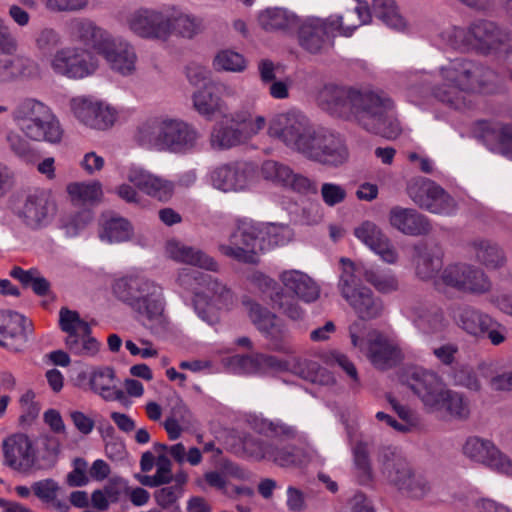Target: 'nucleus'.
Masks as SVG:
<instances>
[{"label": "nucleus", "instance_id": "obj_1", "mask_svg": "<svg viewBox=\"0 0 512 512\" xmlns=\"http://www.w3.org/2000/svg\"><path fill=\"white\" fill-rule=\"evenodd\" d=\"M317 101L329 114L354 119L365 130L387 139L397 138L402 131L394 102L384 92L329 84L319 91Z\"/></svg>", "mask_w": 512, "mask_h": 512}, {"label": "nucleus", "instance_id": "obj_2", "mask_svg": "<svg viewBox=\"0 0 512 512\" xmlns=\"http://www.w3.org/2000/svg\"><path fill=\"white\" fill-rule=\"evenodd\" d=\"M493 72L480 63L465 58H456L439 67L436 73L423 72L420 83H413L407 89L408 100L421 105L426 95L456 109L464 104V94L476 91L487 85Z\"/></svg>", "mask_w": 512, "mask_h": 512}, {"label": "nucleus", "instance_id": "obj_3", "mask_svg": "<svg viewBox=\"0 0 512 512\" xmlns=\"http://www.w3.org/2000/svg\"><path fill=\"white\" fill-rule=\"evenodd\" d=\"M249 423L256 433L273 440L267 442L251 435L244 437L242 446L247 457L255 461H271L282 468H300L309 463L306 450L283 442L298 436L296 427L263 416H253Z\"/></svg>", "mask_w": 512, "mask_h": 512}, {"label": "nucleus", "instance_id": "obj_4", "mask_svg": "<svg viewBox=\"0 0 512 512\" xmlns=\"http://www.w3.org/2000/svg\"><path fill=\"white\" fill-rule=\"evenodd\" d=\"M12 119L18 131H9L6 139L10 149L20 157L31 154V141L58 144L63 138V128L52 108L35 98L20 101Z\"/></svg>", "mask_w": 512, "mask_h": 512}, {"label": "nucleus", "instance_id": "obj_5", "mask_svg": "<svg viewBox=\"0 0 512 512\" xmlns=\"http://www.w3.org/2000/svg\"><path fill=\"white\" fill-rule=\"evenodd\" d=\"M200 139L198 130L183 119L168 114H153L136 127L134 140L144 149L155 152L186 154Z\"/></svg>", "mask_w": 512, "mask_h": 512}, {"label": "nucleus", "instance_id": "obj_6", "mask_svg": "<svg viewBox=\"0 0 512 512\" xmlns=\"http://www.w3.org/2000/svg\"><path fill=\"white\" fill-rule=\"evenodd\" d=\"M112 293L129 306L152 333L165 329V298L160 285L143 276L128 274L114 280Z\"/></svg>", "mask_w": 512, "mask_h": 512}, {"label": "nucleus", "instance_id": "obj_7", "mask_svg": "<svg viewBox=\"0 0 512 512\" xmlns=\"http://www.w3.org/2000/svg\"><path fill=\"white\" fill-rule=\"evenodd\" d=\"M370 22L371 12L362 4L344 15L308 16L297 24L299 44L309 53H321L333 46L336 36L351 37L356 29Z\"/></svg>", "mask_w": 512, "mask_h": 512}, {"label": "nucleus", "instance_id": "obj_8", "mask_svg": "<svg viewBox=\"0 0 512 512\" xmlns=\"http://www.w3.org/2000/svg\"><path fill=\"white\" fill-rule=\"evenodd\" d=\"M440 36L452 48L475 49L481 53L500 50L509 40V33L484 20L472 23L467 29L449 27Z\"/></svg>", "mask_w": 512, "mask_h": 512}, {"label": "nucleus", "instance_id": "obj_9", "mask_svg": "<svg viewBox=\"0 0 512 512\" xmlns=\"http://www.w3.org/2000/svg\"><path fill=\"white\" fill-rule=\"evenodd\" d=\"M316 132L310 119L298 109L275 114L267 128L269 137L302 155L306 154Z\"/></svg>", "mask_w": 512, "mask_h": 512}, {"label": "nucleus", "instance_id": "obj_10", "mask_svg": "<svg viewBox=\"0 0 512 512\" xmlns=\"http://www.w3.org/2000/svg\"><path fill=\"white\" fill-rule=\"evenodd\" d=\"M338 289L341 296L361 320H371L383 312V303L373 291L362 285L356 275V264L348 258L340 259Z\"/></svg>", "mask_w": 512, "mask_h": 512}, {"label": "nucleus", "instance_id": "obj_11", "mask_svg": "<svg viewBox=\"0 0 512 512\" xmlns=\"http://www.w3.org/2000/svg\"><path fill=\"white\" fill-rule=\"evenodd\" d=\"M349 335L352 345L364 353L377 369H389L403 359L396 342L378 331H367L366 325L361 321H355L350 325Z\"/></svg>", "mask_w": 512, "mask_h": 512}, {"label": "nucleus", "instance_id": "obj_12", "mask_svg": "<svg viewBox=\"0 0 512 512\" xmlns=\"http://www.w3.org/2000/svg\"><path fill=\"white\" fill-rule=\"evenodd\" d=\"M207 179L216 190L224 193H243L254 189L259 181L256 165L251 162L233 161L212 167Z\"/></svg>", "mask_w": 512, "mask_h": 512}, {"label": "nucleus", "instance_id": "obj_13", "mask_svg": "<svg viewBox=\"0 0 512 512\" xmlns=\"http://www.w3.org/2000/svg\"><path fill=\"white\" fill-rule=\"evenodd\" d=\"M235 301L233 291L225 283L208 275L202 290L193 296V308L203 322L215 325L220 321V312L230 310Z\"/></svg>", "mask_w": 512, "mask_h": 512}, {"label": "nucleus", "instance_id": "obj_14", "mask_svg": "<svg viewBox=\"0 0 512 512\" xmlns=\"http://www.w3.org/2000/svg\"><path fill=\"white\" fill-rule=\"evenodd\" d=\"M70 109L81 124L97 131L111 129L120 117L118 107L92 95L72 98Z\"/></svg>", "mask_w": 512, "mask_h": 512}, {"label": "nucleus", "instance_id": "obj_15", "mask_svg": "<svg viewBox=\"0 0 512 512\" xmlns=\"http://www.w3.org/2000/svg\"><path fill=\"white\" fill-rule=\"evenodd\" d=\"M398 378L399 382L412 391L429 413L434 405L439 403V397L447 386L437 372L417 365L404 367Z\"/></svg>", "mask_w": 512, "mask_h": 512}, {"label": "nucleus", "instance_id": "obj_16", "mask_svg": "<svg viewBox=\"0 0 512 512\" xmlns=\"http://www.w3.org/2000/svg\"><path fill=\"white\" fill-rule=\"evenodd\" d=\"M262 234L252 221H239L227 240L218 244V251L238 262L254 263L257 252L265 249L260 242Z\"/></svg>", "mask_w": 512, "mask_h": 512}, {"label": "nucleus", "instance_id": "obj_17", "mask_svg": "<svg viewBox=\"0 0 512 512\" xmlns=\"http://www.w3.org/2000/svg\"><path fill=\"white\" fill-rule=\"evenodd\" d=\"M18 41L5 19L0 17V82L31 78L36 74L35 62L25 56H13Z\"/></svg>", "mask_w": 512, "mask_h": 512}, {"label": "nucleus", "instance_id": "obj_18", "mask_svg": "<svg viewBox=\"0 0 512 512\" xmlns=\"http://www.w3.org/2000/svg\"><path fill=\"white\" fill-rule=\"evenodd\" d=\"M52 71L68 79L80 80L93 75L98 69L97 58L80 47H63L49 59Z\"/></svg>", "mask_w": 512, "mask_h": 512}, {"label": "nucleus", "instance_id": "obj_19", "mask_svg": "<svg viewBox=\"0 0 512 512\" xmlns=\"http://www.w3.org/2000/svg\"><path fill=\"white\" fill-rule=\"evenodd\" d=\"M440 284L473 295L485 294L492 287L489 277L482 269L463 262L447 265L440 274L438 285Z\"/></svg>", "mask_w": 512, "mask_h": 512}, {"label": "nucleus", "instance_id": "obj_20", "mask_svg": "<svg viewBox=\"0 0 512 512\" xmlns=\"http://www.w3.org/2000/svg\"><path fill=\"white\" fill-rule=\"evenodd\" d=\"M406 191L415 204L431 213L450 215L455 211L454 199L430 179L412 178L407 183Z\"/></svg>", "mask_w": 512, "mask_h": 512}, {"label": "nucleus", "instance_id": "obj_21", "mask_svg": "<svg viewBox=\"0 0 512 512\" xmlns=\"http://www.w3.org/2000/svg\"><path fill=\"white\" fill-rule=\"evenodd\" d=\"M125 23L136 36L147 40L168 41L171 21L161 10L139 8L126 15Z\"/></svg>", "mask_w": 512, "mask_h": 512}, {"label": "nucleus", "instance_id": "obj_22", "mask_svg": "<svg viewBox=\"0 0 512 512\" xmlns=\"http://www.w3.org/2000/svg\"><path fill=\"white\" fill-rule=\"evenodd\" d=\"M462 452L465 457L475 463L482 464L498 473L512 476V460L489 439L470 436L465 440Z\"/></svg>", "mask_w": 512, "mask_h": 512}, {"label": "nucleus", "instance_id": "obj_23", "mask_svg": "<svg viewBox=\"0 0 512 512\" xmlns=\"http://www.w3.org/2000/svg\"><path fill=\"white\" fill-rule=\"evenodd\" d=\"M313 138L304 155L306 158L333 167L340 166L348 160L347 147L335 134L317 130Z\"/></svg>", "mask_w": 512, "mask_h": 512}, {"label": "nucleus", "instance_id": "obj_24", "mask_svg": "<svg viewBox=\"0 0 512 512\" xmlns=\"http://www.w3.org/2000/svg\"><path fill=\"white\" fill-rule=\"evenodd\" d=\"M354 236L383 262L393 265L399 259V253L383 229L376 223L366 220L354 229Z\"/></svg>", "mask_w": 512, "mask_h": 512}, {"label": "nucleus", "instance_id": "obj_25", "mask_svg": "<svg viewBox=\"0 0 512 512\" xmlns=\"http://www.w3.org/2000/svg\"><path fill=\"white\" fill-rule=\"evenodd\" d=\"M97 53L104 57L113 71L123 76H130L136 71L137 53L127 40L109 35Z\"/></svg>", "mask_w": 512, "mask_h": 512}, {"label": "nucleus", "instance_id": "obj_26", "mask_svg": "<svg viewBox=\"0 0 512 512\" xmlns=\"http://www.w3.org/2000/svg\"><path fill=\"white\" fill-rule=\"evenodd\" d=\"M246 306L250 320L270 340L271 349L288 352L285 329L276 315L254 302H247Z\"/></svg>", "mask_w": 512, "mask_h": 512}, {"label": "nucleus", "instance_id": "obj_27", "mask_svg": "<svg viewBox=\"0 0 512 512\" xmlns=\"http://www.w3.org/2000/svg\"><path fill=\"white\" fill-rule=\"evenodd\" d=\"M221 363L224 371L237 375L264 374L285 369V364L282 361L265 354L234 355L223 358Z\"/></svg>", "mask_w": 512, "mask_h": 512}, {"label": "nucleus", "instance_id": "obj_28", "mask_svg": "<svg viewBox=\"0 0 512 512\" xmlns=\"http://www.w3.org/2000/svg\"><path fill=\"white\" fill-rule=\"evenodd\" d=\"M32 331V323L24 315L10 310H0V345L18 350Z\"/></svg>", "mask_w": 512, "mask_h": 512}, {"label": "nucleus", "instance_id": "obj_29", "mask_svg": "<svg viewBox=\"0 0 512 512\" xmlns=\"http://www.w3.org/2000/svg\"><path fill=\"white\" fill-rule=\"evenodd\" d=\"M5 463L12 469L28 474L35 465L33 443L25 434H16L4 443Z\"/></svg>", "mask_w": 512, "mask_h": 512}, {"label": "nucleus", "instance_id": "obj_30", "mask_svg": "<svg viewBox=\"0 0 512 512\" xmlns=\"http://www.w3.org/2000/svg\"><path fill=\"white\" fill-rule=\"evenodd\" d=\"M278 278L287 293L304 303H313L320 297V286L303 271L296 269L283 270Z\"/></svg>", "mask_w": 512, "mask_h": 512}, {"label": "nucleus", "instance_id": "obj_31", "mask_svg": "<svg viewBox=\"0 0 512 512\" xmlns=\"http://www.w3.org/2000/svg\"><path fill=\"white\" fill-rule=\"evenodd\" d=\"M389 225L409 236L428 234L432 227L429 220L413 208L393 206L388 213Z\"/></svg>", "mask_w": 512, "mask_h": 512}, {"label": "nucleus", "instance_id": "obj_32", "mask_svg": "<svg viewBox=\"0 0 512 512\" xmlns=\"http://www.w3.org/2000/svg\"><path fill=\"white\" fill-rule=\"evenodd\" d=\"M166 254L172 260L196 266L203 270L218 272V262L199 248L186 245L178 240H169L165 247Z\"/></svg>", "mask_w": 512, "mask_h": 512}, {"label": "nucleus", "instance_id": "obj_33", "mask_svg": "<svg viewBox=\"0 0 512 512\" xmlns=\"http://www.w3.org/2000/svg\"><path fill=\"white\" fill-rule=\"evenodd\" d=\"M126 178L138 189L159 200H167L172 195L173 184L170 181L158 177L138 165L132 164L127 168Z\"/></svg>", "mask_w": 512, "mask_h": 512}, {"label": "nucleus", "instance_id": "obj_34", "mask_svg": "<svg viewBox=\"0 0 512 512\" xmlns=\"http://www.w3.org/2000/svg\"><path fill=\"white\" fill-rule=\"evenodd\" d=\"M408 317L414 326L426 335L440 333L448 325L443 310L434 304H415L409 309Z\"/></svg>", "mask_w": 512, "mask_h": 512}, {"label": "nucleus", "instance_id": "obj_35", "mask_svg": "<svg viewBox=\"0 0 512 512\" xmlns=\"http://www.w3.org/2000/svg\"><path fill=\"white\" fill-rule=\"evenodd\" d=\"M377 462L382 475L386 480L398 488L403 481L407 480L413 470L410 463L403 457L396 448L384 447L379 451Z\"/></svg>", "mask_w": 512, "mask_h": 512}, {"label": "nucleus", "instance_id": "obj_36", "mask_svg": "<svg viewBox=\"0 0 512 512\" xmlns=\"http://www.w3.org/2000/svg\"><path fill=\"white\" fill-rule=\"evenodd\" d=\"M115 371L110 366L94 367L89 372L90 389L106 401H119L124 403L127 398L117 386Z\"/></svg>", "mask_w": 512, "mask_h": 512}, {"label": "nucleus", "instance_id": "obj_37", "mask_svg": "<svg viewBox=\"0 0 512 512\" xmlns=\"http://www.w3.org/2000/svg\"><path fill=\"white\" fill-rule=\"evenodd\" d=\"M480 138L490 152L512 161V125L484 123Z\"/></svg>", "mask_w": 512, "mask_h": 512}, {"label": "nucleus", "instance_id": "obj_38", "mask_svg": "<svg viewBox=\"0 0 512 512\" xmlns=\"http://www.w3.org/2000/svg\"><path fill=\"white\" fill-rule=\"evenodd\" d=\"M52 211L53 205L47 194L43 191H36L27 196L18 215L28 226L38 228L49 221Z\"/></svg>", "mask_w": 512, "mask_h": 512}, {"label": "nucleus", "instance_id": "obj_39", "mask_svg": "<svg viewBox=\"0 0 512 512\" xmlns=\"http://www.w3.org/2000/svg\"><path fill=\"white\" fill-rule=\"evenodd\" d=\"M66 28L72 39L92 46L96 51L100 49L110 35L107 31L97 26L94 21L84 17L70 19L66 23Z\"/></svg>", "mask_w": 512, "mask_h": 512}, {"label": "nucleus", "instance_id": "obj_40", "mask_svg": "<svg viewBox=\"0 0 512 512\" xmlns=\"http://www.w3.org/2000/svg\"><path fill=\"white\" fill-rule=\"evenodd\" d=\"M217 467L219 470L207 471L204 473L203 477L197 478L195 485L202 490H205L206 486H209L222 491L226 489L227 477L239 480H245L249 477L247 471L226 458L221 459Z\"/></svg>", "mask_w": 512, "mask_h": 512}, {"label": "nucleus", "instance_id": "obj_41", "mask_svg": "<svg viewBox=\"0 0 512 512\" xmlns=\"http://www.w3.org/2000/svg\"><path fill=\"white\" fill-rule=\"evenodd\" d=\"M99 238L108 244H119L134 238V227L131 222L121 216H104L99 230Z\"/></svg>", "mask_w": 512, "mask_h": 512}, {"label": "nucleus", "instance_id": "obj_42", "mask_svg": "<svg viewBox=\"0 0 512 512\" xmlns=\"http://www.w3.org/2000/svg\"><path fill=\"white\" fill-rule=\"evenodd\" d=\"M171 21V36L175 34L184 39H193L205 30V22L201 16L173 8L167 15Z\"/></svg>", "mask_w": 512, "mask_h": 512}, {"label": "nucleus", "instance_id": "obj_43", "mask_svg": "<svg viewBox=\"0 0 512 512\" xmlns=\"http://www.w3.org/2000/svg\"><path fill=\"white\" fill-rule=\"evenodd\" d=\"M439 403L434 405L430 413L445 414L451 418L464 420L470 415L469 400L461 393L447 386L439 397Z\"/></svg>", "mask_w": 512, "mask_h": 512}, {"label": "nucleus", "instance_id": "obj_44", "mask_svg": "<svg viewBox=\"0 0 512 512\" xmlns=\"http://www.w3.org/2000/svg\"><path fill=\"white\" fill-rule=\"evenodd\" d=\"M192 101L194 109L207 119L226 110L224 102L216 94V83L212 81L196 90L192 95Z\"/></svg>", "mask_w": 512, "mask_h": 512}, {"label": "nucleus", "instance_id": "obj_45", "mask_svg": "<svg viewBox=\"0 0 512 512\" xmlns=\"http://www.w3.org/2000/svg\"><path fill=\"white\" fill-rule=\"evenodd\" d=\"M456 322L461 329L477 339L484 338L487 329L493 325V319L488 314L469 306L460 309Z\"/></svg>", "mask_w": 512, "mask_h": 512}, {"label": "nucleus", "instance_id": "obj_46", "mask_svg": "<svg viewBox=\"0 0 512 512\" xmlns=\"http://www.w3.org/2000/svg\"><path fill=\"white\" fill-rule=\"evenodd\" d=\"M356 275L359 279L363 276L377 291L391 293L398 289V280L390 270H381L374 266H368L362 262L356 263Z\"/></svg>", "mask_w": 512, "mask_h": 512}, {"label": "nucleus", "instance_id": "obj_47", "mask_svg": "<svg viewBox=\"0 0 512 512\" xmlns=\"http://www.w3.org/2000/svg\"><path fill=\"white\" fill-rule=\"evenodd\" d=\"M259 25L266 31L287 30L295 27L299 20L284 8H267L258 15Z\"/></svg>", "mask_w": 512, "mask_h": 512}, {"label": "nucleus", "instance_id": "obj_48", "mask_svg": "<svg viewBox=\"0 0 512 512\" xmlns=\"http://www.w3.org/2000/svg\"><path fill=\"white\" fill-rule=\"evenodd\" d=\"M417 257L415 259V270L419 278L423 280L432 279L442 267L443 253L440 249L428 250L423 246H416Z\"/></svg>", "mask_w": 512, "mask_h": 512}, {"label": "nucleus", "instance_id": "obj_49", "mask_svg": "<svg viewBox=\"0 0 512 512\" xmlns=\"http://www.w3.org/2000/svg\"><path fill=\"white\" fill-rule=\"evenodd\" d=\"M475 257L487 269H499L506 263L502 249L489 240H476L473 242Z\"/></svg>", "mask_w": 512, "mask_h": 512}, {"label": "nucleus", "instance_id": "obj_50", "mask_svg": "<svg viewBox=\"0 0 512 512\" xmlns=\"http://www.w3.org/2000/svg\"><path fill=\"white\" fill-rule=\"evenodd\" d=\"M64 343L69 353L79 357H94L100 350V343L92 336L91 328L76 336L65 337Z\"/></svg>", "mask_w": 512, "mask_h": 512}, {"label": "nucleus", "instance_id": "obj_51", "mask_svg": "<svg viewBox=\"0 0 512 512\" xmlns=\"http://www.w3.org/2000/svg\"><path fill=\"white\" fill-rule=\"evenodd\" d=\"M209 143L213 150L224 151L243 143L236 127L217 123L211 130Z\"/></svg>", "mask_w": 512, "mask_h": 512}, {"label": "nucleus", "instance_id": "obj_52", "mask_svg": "<svg viewBox=\"0 0 512 512\" xmlns=\"http://www.w3.org/2000/svg\"><path fill=\"white\" fill-rule=\"evenodd\" d=\"M231 120L236 124L243 143L256 136L266 126L264 116L253 115L249 110L236 112Z\"/></svg>", "mask_w": 512, "mask_h": 512}, {"label": "nucleus", "instance_id": "obj_53", "mask_svg": "<svg viewBox=\"0 0 512 512\" xmlns=\"http://www.w3.org/2000/svg\"><path fill=\"white\" fill-rule=\"evenodd\" d=\"M212 66L217 72L242 73L247 69L248 61L243 54L226 48L215 54Z\"/></svg>", "mask_w": 512, "mask_h": 512}, {"label": "nucleus", "instance_id": "obj_54", "mask_svg": "<svg viewBox=\"0 0 512 512\" xmlns=\"http://www.w3.org/2000/svg\"><path fill=\"white\" fill-rule=\"evenodd\" d=\"M293 371L302 379L321 386H332L335 383L334 375L326 368L321 367L314 361L298 362Z\"/></svg>", "mask_w": 512, "mask_h": 512}, {"label": "nucleus", "instance_id": "obj_55", "mask_svg": "<svg viewBox=\"0 0 512 512\" xmlns=\"http://www.w3.org/2000/svg\"><path fill=\"white\" fill-rule=\"evenodd\" d=\"M353 468L358 481L361 484H368L373 478L372 467L369 458L368 444L358 441L352 447Z\"/></svg>", "mask_w": 512, "mask_h": 512}, {"label": "nucleus", "instance_id": "obj_56", "mask_svg": "<svg viewBox=\"0 0 512 512\" xmlns=\"http://www.w3.org/2000/svg\"><path fill=\"white\" fill-rule=\"evenodd\" d=\"M72 200L77 203H94L102 197V185L99 181L75 182L67 187Z\"/></svg>", "mask_w": 512, "mask_h": 512}, {"label": "nucleus", "instance_id": "obj_57", "mask_svg": "<svg viewBox=\"0 0 512 512\" xmlns=\"http://www.w3.org/2000/svg\"><path fill=\"white\" fill-rule=\"evenodd\" d=\"M372 11L378 19L389 27L402 29L405 26L403 18L397 11L394 0H373Z\"/></svg>", "mask_w": 512, "mask_h": 512}, {"label": "nucleus", "instance_id": "obj_58", "mask_svg": "<svg viewBox=\"0 0 512 512\" xmlns=\"http://www.w3.org/2000/svg\"><path fill=\"white\" fill-rule=\"evenodd\" d=\"M59 325L61 330L67 334L66 337L76 336L80 332H85L91 328L88 322L80 317L78 312L67 308H62L59 312Z\"/></svg>", "mask_w": 512, "mask_h": 512}, {"label": "nucleus", "instance_id": "obj_59", "mask_svg": "<svg viewBox=\"0 0 512 512\" xmlns=\"http://www.w3.org/2000/svg\"><path fill=\"white\" fill-rule=\"evenodd\" d=\"M291 172L289 166L273 160H267L261 166V175L265 180L283 187H286Z\"/></svg>", "mask_w": 512, "mask_h": 512}, {"label": "nucleus", "instance_id": "obj_60", "mask_svg": "<svg viewBox=\"0 0 512 512\" xmlns=\"http://www.w3.org/2000/svg\"><path fill=\"white\" fill-rule=\"evenodd\" d=\"M208 274H204L197 270L185 267L179 269L176 277V283L184 291L193 292L201 291Z\"/></svg>", "mask_w": 512, "mask_h": 512}, {"label": "nucleus", "instance_id": "obj_61", "mask_svg": "<svg viewBox=\"0 0 512 512\" xmlns=\"http://www.w3.org/2000/svg\"><path fill=\"white\" fill-rule=\"evenodd\" d=\"M397 489L411 498L419 499L429 492L430 486L426 478L413 469L407 476V480L403 481Z\"/></svg>", "mask_w": 512, "mask_h": 512}, {"label": "nucleus", "instance_id": "obj_62", "mask_svg": "<svg viewBox=\"0 0 512 512\" xmlns=\"http://www.w3.org/2000/svg\"><path fill=\"white\" fill-rule=\"evenodd\" d=\"M387 401L401 420V427L409 433L420 426L419 415L406 405L401 404L395 397L387 396Z\"/></svg>", "mask_w": 512, "mask_h": 512}, {"label": "nucleus", "instance_id": "obj_63", "mask_svg": "<svg viewBox=\"0 0 512 512\" xmlns=\"http://www.w3.org/2000/svg\"><path fill=\"white\" fill-rule=\"evenodd\" d=\"M321 358L328 365L339 366L350 377L353 382L352 385H359L357 369L345 354L337 350H329L324 352Z\"/></svg>", "mask_w": 512, "mask_h": 512}, {"label": "nucleus", "instance_id": "obj_64", "mask_svg": "<svg viewBox=\"0 0 512 512\" xmlns=\"http://www.w3.org/2000/svg\"><path fill=\"white\" fill-rule=\"evenodd\" d=\"M246 280L250 286L264 294H267L271 299L272 296H275L276 292H282L278 283L273 278L261 271H251L246 276Z\"/></svg>", "mask_w": 512, "mask_h": 512}]
</instances>
